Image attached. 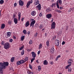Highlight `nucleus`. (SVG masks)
Returning <instances> with one entry per match:
<instances>
[{
    "mask_svg": "<svg viewBox=\"0 0 74 74\" xmlns=\"http://www.w3.org/2000/svg\"><path fill=\"white\" fill-rule=\"evenodd\" d=\"M8 62H0V73L2 74V70L5 69L6 66H8Z\"/></svg>",
    "mask_w": 74,
    "mask_h": 74,
    "instance_id": "f257e3e1",
    "label": "nucleus"
},
{
    "mask_svg": "<svg viewBox=\"0 0 74 74\" xmlns=\"http://www.w3.org/2000/svg\"><path fill=\"white\" fill-rule=\"evenodd\" d=\"M4 45V46H3V47H4V48L5 49H7L10 47V44H9V43L8 42L5 43L4 45Z\"/></svg>",
    "mask_w": 74,
    "mask_h": 74,
    "instance_id": "f03ea898",
    "label": "nucleus"
},
{
    "mask_svg": "<svg viewBox=\"0 0 74 74\" xmlns=\"http://www.w3.org/2000/svg\"><path fill=\"white\" fill-rule=\"evenodd\" d=\"M55 23L54 22H53L52 24H51V29H55Z\"/></svg>",
    "mask_w": 74,
    "mask_h": 74,
    "instance_id": "7ed1b4c3",
    "label": "nucleus"
},
{
    "mask_svg": "<svg viewBox=\"0 0 74 74\" xmlns=\"http://www.w3.org/2000/svg\"><path fill=\"white\" fill-rule=\"evenodd\" d=\"M31 54H32V57H33V58H35L36 56V54L35 53L34 51L31 52Z\"/></svg>",
    "mask_w": 74,
    "mask_h": 74,
    "instance_id": "20e7f679",
    "label": "nucleus"
},
{
    "mask_svg": "<svg viewBox=\"0 0 74 74\" xmlns=\"http://www.w3.org/2000/svg\"><path fill=\"white\" fill-rule=\"evenodd\" d=\"M73 62V60L72 59H71L69 60L67 62V63L69 65H71L72 63Z\"/></svg>",
    "mask_w": 74,
    "mask_h": 74,
    "instance_id": "39448f33",
    "label": "nucleus"
},
{
    "mask_svg": "<svg viewBox=\"0 0 74 74\" xmlns=\"http://www.w3.org/2000/svg\"><path fill=\"white\" fill-rule=\"evenodd\" d=\"M55 43L56 45H57V46H58L59 44H60V41H59V40H55Z\"/></svg>",
    "mask_w": 74,
    "mask_h": 74,
    "instance_id": "423d86ee",
    "label": "nucleus"
},
{
    "mask_svg": "<svg viewBox=\"0 0 74 74\" xmlns=\"http://www.w3.org/2000/svg\"><path fill=\"white\" fill-rule=\"evenodd\" d=\"M32 16H34L35 15H36V12L35 11H32L31 14Z\"/></svg>",
    "mask_w": 74,
    "mask_h": 74,
    "instance_id": "0eeeda50",
    "label": "nucleus"
},
{
    "mask_svg": "<svg viewBox=\"0 0 74 74\" xmlns=\"http://www.w3.org/2000/svg\"><path fill=\"white\" fill-rule=\"evenodd\" d=\"M19 4L20 6L23 5V2L21 0H20L19 1Z\"/></svg>",
    "mask_w": 74,
    "mask_h": 74,
    "instance_id": "6e6552de",
    "label": "nucleus"
},
{
    "mask_svg": "<svg viewBox=\"0 0 74 74\" xmlns=\"http://www.w3.org/2000/svg\"><path fill=\"white\" fill-rule=\"evenodd\" d=\"M52 14H47L46 15V17L47 18H48V19H49V18H51L52 17Z\"/></svg>",
    "mask_w": 74,
    "mask_h": 74,
    "instance_id": "1a4fd4ad",
    "label": "nucleus"
},
{
    "mask_svg": "<svg viewBox=\"0 0 74 74\" xmlns=\"http://www.w3.org/2000/svg\"><path fill=\"white\" fill-rule=\"evenodd\" d=\"M36 23V20H34L30 24V27L32 26V25H34Z\"/></svg>",
    "mask_w": 74,
    "mask_h": 74,
    "instance_id": "9d476101",
    "label": "nucleus"
},
{
    "mask_svg": "<svg viewBox=\"0 0 74 74\" xmlns=\"http://www.w3.org/2000/svg\"><path fill=\"white\" fill-rule=\"evenodd\" d=\"M30 25V23H29V21H27V22L25 23V27H27V26H29Z\"/></svg>",
    "mask_w": 74,
    "mask_h": 74,
    "instance_id": "9b49d317",
    "label": "nucleus"
},
{
    "mask_svg": "<svg viewBox=\"0 0 74 74\" xmlns=\"http://www.w3.org/2000/svg\"><path fill=\"white\" fill-rule=\"evenodd\" d=\"M37 8H38V10H39V11H40L41 10V4H39L37 6Z\"/></svg>",
    "mask_w": 74,
    "mask_h": 74,
    "instance_id": "f8f14e48",
    "label": "nucleus"
},
{
    "mask_svg": "<svg viewBox=\"0 0 74 74\" xmlns=\"http://www.w3.org/2000/svg\"><path fill=\"white\" fill-rule=\"evenodd\" d=\"M14 21L15 24H17L18 23V19L16 18H14Z\"/></svg>",
    "mask_w": 74,
    "mask_h": 74,
    "instance_id": "ddd939ff",
    "label": "nucleus"
},
{
    "mask_svg": "<svg viewBox=\"0 0 74 74\" xmlns=\"http://www.w3.org/2000/svg\"><path fill=\"white\" fill-rule=\"evenodd\" d=\"M48 64V61H47V60H44L43 62V64L45 65H47Z\"/></svg>",
    "mask_w": 74,
    "mask_h": 74,
    "instance_id": "4468645a",
    "label": "nucleus"
},
{
    "mask_svg": "<svg viewBox=\"0 0 74 74\" xmlns=\"http://www.w3.org/2000/svg\"><path fill=\"white\" fill-rule=\"evenodd\" d=\"M30 3H31V2L30 1H28V2H27V8H29V6H30Z\"/></svg>",
    "mask_w": 74,
    "mask_h": 74,
    "instance_id": "2eb2a0df",
    "label": "nucleus"
},
{
    "mask_svg": "<svg viewBox=\"0 0 74 74\" xmlns=\"http://www.w3.org/2000/svg\"><path fill=\"white\" fill-rule=\"evenodd\" d=\"M24 63V62H17V63H16V64L17 65H21V64H23Z\"/></svg>",
    "mask_w": 74,
    "mask_h": 74,
    "instance_id": "dca6fc26",
    "label": "nucleus"
},
{
    "mask_svg": "<svg viewBox=\"0 0 74 74\" xmlns=\"http://www.w3.org/2000/svg\"><path fill=\"white\" fill-rule=\"evenodd\" d=\"M27 61L26 60H21L19 61H17V62H23V63H25V62H26Z\"/></svg>",
    "mask_w": 74,
    "mask_h": 74,
    "instance_id": "f3484780",
    "label": "nucleus"
},
{
    "mask_svg": "<svg viewBox=\"0 0 74 74\" xmlns=\"http://www.w3.org/2000/svg\"><path fill=\"white\" fill-rule=\"evenodd\" d=\"M11 33L10 32H8L7 33V37H10V36H11Z\"/></svg>",
    "mask_w": 74,
    "mask_h": 74,
    "instance_id": "a211bd4d",
    "label": "nucleus"
},
{
    "mask_svg": "<svg viewBox=\"0 0 74 74\" xmlns=\"http://www.w3.org/2000/svg\"><path fill=\"white\" fill-rule=\"evenodd\" d=\"M72 64H69L68 65L66 66L65 67V69H69V68H70V67H69L70 66H71Z\"/></svg>",
    "mask_w": 74,
    "mask_h": 74,
    "instance_id": "6ab92c4d",
    "label": "nucleus"
},
{
    "mask_svg": "<svg viewBox=\"0 0 74 74\" xmlns=\"http://www.w3.org/2000/svg\"><path fill=\"white\" fill-rule=\"evenodd\" d=\"M5 27V24H2L1 25V29H3Z\"/></svg>",
    "mask_w": 74,
    "mask_h": 74,
    "instance_id": "aec40b11",
    "label": "nucleus"
},
{
    "mask_svg": "<svg viewBox=\"0 0 74 74\" xmlns=\"http://www.w3.org/2000/svg\"><path fill=\"white\" fill-rule=\"evenodd\" d=\"M39 28L40 29H42L43 28H44V25L42 24H40L39 26Z\"/></svg>",
    "mask_w": 74,
    "mask_h": 74,
    "instance_id": "412c9836",
    "label": "nucleus"
},
{
    "mask_svg": "<svg viewBox=\"0 0 74 74\" xmlns=\"http://www.w3.org/2000/svg\"><path fill=\"white\" fill-rule=\"evenodd\" d=\"M39 2H40L39 1L37 0L35 2V5H36L38 4H39Z\"/></svg>",
    "mask_w": 74,
    "mask_h": 74,
    "instance_id": "4be33fe9",
    "label": "nucleus"
},
{
    "mask_svg": "<svg viewBox=\"0 0 74 74\" xmlns=\"http://www.w3.org/2000/svg\"><path fill=\"white\" fill-rule=\"evenodd\" d=\"M55 51L54 50V48H52L50 50V52H51V53H53Z\"/></svg>",
    "mask_w": 74,
    "mask_h": 74,
    "instance_id": "5701e85b",
    "label": "nucleus"
},
{
    "mask_svg": "<svg viewBox=\"0 0 74 74\" xmlns=\"http://www.w3.org/2000/svg\"><path fill=\"white\" fill-rule=\"evenodd\" d=\"M27 74H33V73L32 72H31L29 70L27 71Z\"/></svg>",
    "mask_w": 74,
    "mask_h": 74,
    "instance_id": "b1692460",
    "label": "nucleus"
},
{
    "mask_svg": "<svg viewBox=\"0 0 74 74\" xmlns=\"http://www.w3.org/2000/svg\"><path fill=\"white\" fill-rule=\"evenodd\" d=\"M46 11L47 12H50L51 11V9L49 8H47L46 10Z\"/></svg>",
    "mask_w": 74,
    "mask_h": 74,
    "instance_id": "393cba45",
    "label": "nucleus"
},
{
    "mask_svg": "<svg viewBox=\"0 0 74 74\" xmlns=\"http://www.w3.org/2000/svg\"><path fill=\"white\" fill-rule=\"evenodd\" d=\"M41 69L40 66H38V71H41Z\"/></svg>",
    "mask_w": 74,
    "mask_h": 74,
    "instance_id": "a878e982",
    "label": "nucleus"
},
{
    "mask_svg": "<svg viewBox=\"0 0 74 74\" xmlns=\"http://www.w3.org/2000/svg\"><path fill=\"white\" fill-rule=\"evenodd\" d=\"M58 3L60 4V5H62V0H58Z\"/></svg>",
    "mask_w": 74,
    "mask_h": 74,
    "instance_id": "bb28decb",
    "label": "nucleus"
},
{
    "mask_svg": "<svg viewBox=\"0 0 74 74\" xmlns=\"http://www.w3.org/2000/svg\"><path fill=\"white\" fill-rule=\"evenodd\" d=\"M23 33L24 34H27V32H26V30L25 29H24L23 32Z\"/></svg>",
    "mask_w": 74,
    "mask_h": 74,
    "instance_id": "cd10ccee",
    "label": "nucleus"
},
{
    "mask_svg": "<svg viewBox=\"0 0 74 74\" xmlns=\"http://www.w3.org/2000/svg\"><path fill=\"white\" fill-rule=\"evenodd\" d=\"M61 56L60 55H59L57 57V58H56V59H55V60L56 61H57L58 60V59L59 58H60Z\"/></svg>",
    "mask_w": 74,
    "mask_h": 74,
    "instance_id": "c85d7f7f",
    "label": "nucleus"
},
{
    "mask_svg": "<svg viewBox=\"0 0 74 74\" xmlns=\"http://www.w3.org/2000/svg\"><path fill=\"white\" fill-rule=\"evenodd\" d=\"M14 57H13L11 58V59H10V61H11V62H14Z\"/></svg>",
    "mask_w": 74,
    "mask_h": 74,
    "instance_id": "c756f323",
    "label": "nucleus"
},
{
    "mask_svg": "<svg viewBox=\"0 0 74 74\" xmlns=\"http://www.w3.org/2000/svg\"><path fill=\"white\" fill-rule=\"evenodd\" d=\"M68 69V71H69V72H71V71H72V68H69V69Z\"/></svg>",
    "mask_w": 74,
    "mask_h": 74,
    "instance_id": "7c9ffc66",
    "label": "nucleus"
},
{
    "mask_svg": "<svg viewBox=\"0 0 74 74\" xmlns=\"http://www.w3.org/2000/svg\"><path fill=\"white\" fill-rule=\"evenodd\" d=\"M42 44H40L39 45V49H40L42 48Z\"/></svg>",
    "mask_w": 74,
    "mask_h": 74,
    "instance_id": "2f4dec72",
    "label": "nucleus"
},
{
    "mask_svg": "<svg viewBox=\"0 0 74 74\" xmlns=\"http://www.w3.org/2000/svg\"><path fill=\"white\" fill-rule=\"evenodd\" d=\"M49 40H47V42L46 43V44H47V46L49 47Z\"/></svg>",
    "mask_w": 74,
    "mask_h": 74,
    "instance_id": "473e14b6",
    "label": "nucleus"
},
{
    "mask_svg": "<svg viewBox=\"0 0 74 74\" xmlns=\"http://www.w3.org/2000/svg\"><path fill=\"white\" fill-rule=\"evenodd\" d=\"M12 23V21L11 20H9L8 22V24L10 25H11V23Z\"/></svg>",
    "mask_w": 74,
    "mask_h": 74,
    "instance_id": "72a5a7b5",
    "label": "nucleus"
},
{
    "mask_svg": "<svg viewBox=\"0 0 74 74\" xmlns=\"http://www.w3.org/2000/svg\"><path fill=\"white\" fill-rule=\"evenodd\" d=\"M4 3V1L3 0H1L0 1V4H2Z\"/></svg>",
    "mask_w": 74,
    "mask_h": 74,
    "instance_id": "f704fd0d",
    "label": "nucleus"
},
{
    "mask_svg": "<svg viewBox=\"0 0 74 74\" xmlns=\"http://www.w3.org/2000/svg\"><path fill=\"white\" fill-rule=\"evenodd\" d=\"M62 32L61 31H60L58 33V35H60V34H62Z\"/></svg>",
    "mask_w": 74,
    "mask_h": 74,
    "instance_id": "c9c22d12",
    "label": "nucleus"
},
{
    "mask_svg": "<svg viewBox=\"0 0 74 74\" xmlns=\"http://www.w3.org/2000/svg\"><path fill=\"white\" fill-rule=\"evenodd\" d=\"M56 5V3H53L51 5V7L52 8H53V7H55V5Z\"/></svg>",
    "mask_w": 74,
    "mask_h": 74,
    "instance_id": "e433bc0d",
    "label": "nucleus"
},
{
    "mask_svg": "<svg viewBox=\"0 0 74 74\" xmlns=\"http://www.w3.org/2000/svg\"><path fill=\"white\" fill-rule=\"evenodd\" d=\"M21 13L20 12H18V17H21Z\"/></svg>",
    "mask_w": 74,
    "mask_h": 74,
    "instance_id": "4c0bfd02",
    "label": "nucleus"
},
{
    "mask_svg": "<svg viewBox=\"0 0 74 74\" xmlns=\"http://www.w3.org/2000/svg\"><path fill=\"white\" fill-rule=\"evenodd\" d=\"M28 60V57H26V58H25L23 60L27 61Z\"/></svg>",
    "mask_w": 74,
    "mask_h": 74,
    "instance_id": "58836bf2",
    "label": "nucleus"
},
{
    "mask_svg": "<svg viewBox=\"0 0 74 74\" xmlns=\"http://www.w3.org/2000/svg\"><path fill=\"white\" fill-rule=\"evenodd\" d=\"M13 41V40L12 39L10 38L9 39V42L10 43H12V41Z\"/></svg>",
    "mask_w": 74,
    "mask_h": 74,
    "instance_id": "ea45409f",
    "label": "nucleus"
},
{
    "mask_svg": "<svg viewBox=\"0 0 74 74\" xmlns=\"http://www.w3.org/2000/svg\"><path fill=\"white\" fill-rule=\"evenodd\" d=\"M58 2L57 1L56 4L58 8H59V4H58Z\"/></svg>",
    "mask_w": 74,
    "mask_h": 74,
    "instance_id": "a19ab883",
    "label": "nucleus"
},
{
    "mask_svg": "<svg viewBox=\"0 0 74 74\" xmlns=\"http://www.w3.org/2000/svg\"><path fill=\"white\" fill-rule=\"evenodd\" d=\"M35 60V58H33L31 59V62H33L34 60Z\"/></svg>",
    "mask_w": 74,
    "mask_h": 74,
    "instance_id": "79ce46f5",
    "label": "nucleus"
},
{
    "mask_svg": "<svg viewBox=\"0 0 74 74\" xmlns=\"http://www.w3.org/2000/svg\"><path fill=\"white\" fill-rule=\"evenodd\" d=\"M24 50L22 51H21V55H24Z\"/></svg>",
    "mask_w": 74,
    "mask_h": 74,
    "instance_id": "37998d69",
    "label": "nucleus"
},
{
    "mask_svg": "<svg viewBox=\"0 0 74 74\" xmlns=\"http://www.w3.org/2000/svg\"><path fill=\"white\" fill-rule=\"evenodd\" d=\"M23 47H21L19 48V51H21L22 50H23Z\"/></svg>",
    "mask_w": 74,
    "mask_h": 74,
    "instance_id": "c03bdc74",
    "label": "nucleus"
},
{
    "mask_svg": "<svg viewBox=\"0 0 74 74\" xmlns=\"http://www.w3.org/2000/svg\"><path fill=\"white\" fill-rule=\"evenodd\" d=\"M33 43V42L32 41V40H30L29 41V45H31L32 44V43Z\"/></svg>",
    "mask_w": 74,
    "mask_h": 74,
    "instance_id": "a18cd8bd",
    "label": "nucleus"
},
{
    "mask_svg": "<svg viewBox=\"0 0 74 74\" xmlns=\"http://www.w3.org/2000/svg\"><path fill=\"white\" fill-rule=\"evenodd\" d=\"M30 20L31 22H33L34 20V19H32V18H30Z\"/></svg>",
    "mask_w": 74,
    "mask_h": 74,
    "instance_id": "49530a36",
    "label": "nucleus"
},
{
    "mask_svg": "<svg viewBox=\"0 0 74 74\" xmlns=\"http://www.w3.org/2000/svg\"><path fill=\"white\" fill-rule=\"evenodd\" d=\"M42 13L41 12L40 13L39 15V16H40V17L42 16Z\"/></svg>",
    "mask_w": 74,
    "mask_h": 74,
    "instance_id": "de8ad7c7",
    "label": "nucleus"
},
{
    "mask_svg": "<svg viewBox=\"0 0 74 74\" xmlns=\"http://www.w3.org/2000/svg\"><path fill=\"white\" fill-rule=\"evenodd\" d=\"M24 19H25V18L24 17H23L21 19V21L22 22H23V21H24Z\"/></svg>",
    "mask_w": 74,
    "mask_h": 74,
    "instance_id": "09e8293b",
    "label": "nucleus"
},
{
    "mask_svg": "<svg viewBox=\"0 0 74 74\" xmlns=\"http://www.w3.org/2000/svg\"><path fill=\"white\" fill-rule=\"evenodd\" d=\"M24 38H21V41H23L24 40Z\"/></svg>",
    "mask_w": 74,
    "mask_h": 74,
    "instance_id": "8fccbe9b",
    "label": "nucleus"
},
{
    "mask_svg": "<svg viewBox=\"0 0 74 74\" xmlns=\"http://www.w3.org/2000/svg\"><path fill=\"white\" fill-rule=\"evenodd\" d=\"M29 69H32V68H33V67H32V66H31V65L30 64H29Z\"/></svg>",
    "mask_w": 74,
    "mask_h": 74,
    "instance_id": "3c124183",
    "label": "nucleus"
},
{
    "mask_svg": "<svg viewBox=\"0 0 74 74\" xmlns=\"http://www.w3.org/2000/svg\"><path fill=\"white\" fill-rule=\"evenodd\" d=\"M53 64V61H51L50 62V64L51 65H52Z\"/></svg>",
    "mask_w": 74,
    "mask_h": 74,
    "instance_id": "603ef678",
    "label": "nucleus"
},
{
    "mask_svg": "<svg viewBox=\"0 0 74 74\" xmlns=\"http://www.w3.org/2000/svg\"><path fill=\"white\" fill-rule=\"evenodd\" d=\"M27 34L29 35V34H30V31H28L27 33Z\"/></svg>",
    "mask_w": 74,
    "mask_h": 74,
    "instance_id": "864d4df0",
    "label": "nucleus"
},
{
    "mask_svg": "<svg viewBox=\"0 0 74 74\" xmlns=\"http://www.w3.org/2000/svg\"><path fill=\"white\" fill-rule=\"evenodd\" d=\"M37 35H38V33L36 32V33L35 34L34 36H36V37L37 36Z\"/></svg>",
    "mask_w": 74,
    "mask_h": 74,
    "instance_id": "5fc2aeb1",
    "label": "nucleus"
},
{
    "mask_svg": "<svg viewBox=\"0 0 74 74\" xmlns=\"http://www.w3.org/2000/svg\"><path fill=\"white\" fill-rule=\"evenodd\" d=\"M16 5H17V4H16V3H15L14 4V7H15Z\"/></svg>",
    "mask_w": 74,
    "mask_h": 74,
    "instance_id": "6e6d98bb",
    "label": "nucleus"
},
{
    "mask_svg": "<svg viewBox=\"0 0 74 74\" xmlns=\"http://www.w3.org/2000/svg\"><path fill=\"white\" fill-rule=\"evenodd\" d=\"M65 42L64 41H63L62 42V45H64V44H65Z\"/></svg>",
    "mask_w": 74,
    "mask_h": 74,
    "instance_id": "4d7b16f0",
    "label": "nucleus"
},
{
    "mask_svg": "<svg viewBox=\"0 0 74 74\" xmlns=\"http://www.w3.org/2000/svg\"><path fill=\"white\" fill-rule=\"evenodd\" d=\"M40 51H38V55H39L40 53Z\"/></svg>",
    "mask_w": 74,
    "mask_h": 74,
    "instance_id": "13d9d810",
    "label": "nucleus"
},
{
    "mask_svg": "<svg viewBox=\"0 0 74 74\" xmlns=\"http://www.w3.org/2000/svg\"><path fill=\"white\" fill-rule=\"evenodd\" d=\"M16 15H15V14H13V18H15V16H16Z\"/></svg>",
    "mask_w": 74,
    "mask_h": 74,
    "instance_id": "bf43d9fd",
    "label": "nucleus"
},
{
    "mask_svg": "<svg viewBox=\"0 0 74 74\" xmlns=\"http://www.w3.org/2000/svg\"><path fill=\"white\" fill-rule=\"evenodd\" d=\"M4 45V42H3V41L2 42V45Z\"/></svg>",
    "mask_w": 74,
    "mask_h": 74,
    "instance_id": "052dcab7",
    "label": "nucleus"
},
{
    "mask_svg": "<svg viewBox=\"0 0 74 74\" xmlns=\"http://www.w3.org/2000/svg\"><path fill=\"white\" fill-rule=\"evenodd\" d=\"M20 19H21V17H18V21H20Z\"/></svg>",
    "mask_w": 74,
    "mask_h": 74,
    "instance_id": "680f3d73",
    "label": "nucleus"
},
{
    "mask_svg": "<svg viewBox=\"0 0 74 74\" xmlns=\"http://www.w3.org/2000/svg\"><path fill=\"white\" fill-rule=\"evenodd\" d=\"M56 38H52V40H55V39Z\"/></svg>",
    "mask_w": 74,
    "mask_h": 74,
    "instance_id": "e2e57ef3",
    "label": "nucleus"
},
{
    "mask_svg": "<svg viewBox=\"0 0 74 74\" xmlns=\"http://www.w3.org/2000/svg\"><path fill=\"white\" fill-rule=\"evenodd\" d=\"M58 12H59V13H61V12H62V11L60 10H58Z\"/></svg>",
    "mask_w": 74,
    "mask_h": 74,
    "instance_id": "0e129e2a",
    "label": "nucleus"
},
{
    "mask_svg": "<svg viewBox=\"0 0 74 74\" xmlns=\"http://www.w3.org/2000/svg\"><path fill=\"white\" fill-rule=\"evenodd\" d=\"M31 51L30 50H29V49H27V51H28V52H29Z\"/></svg>",
    "mask_w": 74,
    "mask_h": 74,
    "instance_id": "69168bd1",
    "label": "nucleus"
},
{
    "mask_svg": "<svg viewBox=\"0 0 74 74\" xmlns=\"http://www.w3.org/2000/svg\"><path fill=\"white\" fill-rule=\"evenodd\" d=\"M60 10H62V9H63V8L62 7H60Z\"/></svg>",
    "mask_w": 74,
    "mask_h": 74,
    "instance_id": "338daca9",
    "label": "nucleus"
},
{
    "mask_svg": "<svg viewBox=\"0 0 74 74\" xmlns=\"http://www.w3.org/2000/svg\"><path fill=\"white\" fill-rule=\"evenodd\" d=\"M36 62L38 63H39V62H38V60H37L36 61Z\"/></svg>",
    "mask_w": 74,
    "mask_h": 74,
    "instance_id": "774afa93",
    "label": "nucleus"
}]
</instances>
